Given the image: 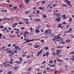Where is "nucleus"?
Returning a JSON list of instances; mask_svg holds the SVG:
<instances>
[{"label":"nucleus","instance_id":"39448f33","mask_svg":"<svg viewBox=\"0 0 74 74\" xmlns=\"http://www.w3.org/2000/svg\"><path fill=\"white\" fill-rule=\"evenodd\" d=\"M42 52V49H41L40 51L38 53V54L37 55V56H38L39 55H40V54L41 53V52Z\"/></svg>","mask_w":74,"mask_h":74},{"label":"nucleus","instance_id":"f704fd0d","mask_svg":"<svg viewBox=\"0 0 74 74\" xmlns=\"http://www.w3.org/2000/svg\"><path fill=\"white\" fill-rule=\"evenodd\" d=\"M69 31H72L73 30V29L72 28H69Z\"/></svg>","mask_w":74,"mask_h":74},{"label":"nucleus","instance_id":"6e6552de","mask_svg":"<svg viewBox=\"0 0 74 74\" xmlns=\"http://www.w3.org/2000/svg\"><path fill=\"white\" fill-rule=\"evenodd\" d=\"M25 3L26 4H27L29 1V0H25Z\"/></svg>","mask_w":74,"mask_h":74},{"label":"nucleus","instance_id":"79ce46f5","mask_svg":"<svg viewBox=\"0 0 74 74\" xmlns=\"http://www.w3.org/2000/svg\"><path fill=\"white\" fill-rule=\"evenodd\" d=\"M4 27V26L1 25L0 26V28H1V29H3Z\"/></svg>","mask_w":74,"mask_h":74},{"label":"nucleus","instance_id":"0eeeda50","mask_svg":"<svg viewBox=\"0 0 74 74\" xmlns=\"http://www.w3.org/2000/svg\"><path fill=\"white\" fill-rule=\"evenodd\" d=\"M34 21H36V22H40V21H41V20L39 19H34Z\"/></svg>","mask_w":74,"mask_h":74},{"label":"nucleus","instance_id":"423d86ee","mask_svg":"<svg viewBox=\"0 0 74 74\" xmlns=\"http://www.w3.org/2000/svg\"><path fill=\"white\" fill-rule=\"evenodd\" d=\"M57 61H58V62H63L64 61L63 60H60L58 59V58H57Z\"/></svg>","mask_w":74,"mask_h":74},{"label":"nucleus","instance_id":"4d7b16f0","mask_svg":"<svg viewBox=\"0 0 74 74\" xmlns=\"http://www.w3.org/2000/svg\"><path fill=\"white\" fill-rule=\"evenodd\" d=\"M16 50H17L16 49V50L15 51L14 53H17V51H16Z\"/></svg>","mask_w":74,"mask_h":74},{"label":"nucleus","instance_id":"338daca9","mask_svg":"<svg viewBox=\"0 0 74 74\" xmlns=\"http://www.w3.org/2000/svg\"><path fill=\"white\" fill-rule=\"evenodd\" d=\"M21 62H22V61H20V62H19L18 63V64H20V63H21Z\"/></svg>","mask_w":74,"mask_h":74},{"label":"nucleus","instance_id":"dca6fc26","mask_svg":"<svg viewBox=\"0 0 74 74\" xmlns=\"http://www.w3.org/2000/svg\"><path fill=\"white\" fill-rule=\"evenodd\" d=\"M19 59H20V61H21V62L22 61V58L21 57H20Z\"/></svg>","mask_w":74,"mask_h":74},{"label":"nucleus","instance_id":"2f4dec72","mask_svg":"<svg viewBox=\"0 0 74 74\" xmlns=\"http://www.w3.org/2000/svg\"><path fill=\"white\" fill-rule=\"evenodd\" d=\"M6 50L7 51H9L10 50V49H7Z\"/></svg>","mask_w":74,"mask_h":74},{"label":"nucleus","instance_id":"0e129e2a","mask_svg":"<svg viewBox=\"0 0 74 74\" xmlns=\"http://www.w3.org/2000/svg\"><path fill=\"white\" fill-rule=\"evenodd\" d=\"M9 53H12V51H9Z\"/></svg>","mask_w":74,"mask_h":74},{"label":"nucleus","instance_id":"603ef678","mask_svg":"<svg viewBox=\"0 0 74 74\" xmlns=\"http://www.w3.org/2000/svg\"><path fill=\"white\" fill-rule=\"evenodd\" d=\"M65 67L66 69H67L68 68V66L67 65H65Z\"/></svg>","mask_w":74,"mask_h":74},{"label":"nucleus","instance_id":"473e14b6","mask_svg":"<svg viewBox=\"0 0 74 74\" xmlns=\"http://www.w3.org/2000/svg\"><path fill=\"white\" fill-rule=\"evenodd\" d=\"M13 69H14V70H16V69H17V67H14Z\"/></svg>","mask_w":74,"mask_h":74},{"label":"nucleus","instance_id":"37998d69","mask_svg":"<svg viewBox=\"0 0 74 74\" xmlns=\"http://www.w3.org/2000/svg\"><path fill=\"white\" fill-rule=\"evenodd\" d=\"M43 16L44 18H46V17H47V16L44 14V15H43Z\"/></svg>","mask_w":74,"mask_h":74},{"label":"nucleus","instance_id":"4c0bfd02","mask_svg":"<svg viewBox=\"0 0 74 74\" xmlns=\"http://www.w3.org/2000/svg\"><path fill=\"white\" fill-rule=\"evenodd\" d=\"M21 29L22 30H25V28L24 27H22Z\"/></svg>","mask_w":74,"mask_h":74},{"label":"nucleus","instance_id":"13d9d810","mask_svg":"<svg viewBox=\"0 0 74 74\" xmlns=\"http://www.w3.org/2000/svg\"><path fill=\"white\" fill-rule=\"evenodd\" d=\"M70 55H72V54H73V52H71L69 53Z\"/></svg>","mask_w":74,"mask_h":74},{"label":"nucleus","instance_id":"7ed1b4c3","mask_svg":"<svg viewBox=\"0 0 74 74\" xmlns=\"http://www.w3.org/2000/svg\"><path fill=\"white\" fill-rule=\"evenodd\" d=\"M61 51H60L59 50H57V52L56 53V55L57 56H58V55L59 54V52H61Z\"/></svg>","mask_w":74,"mask_h":74},{"label":"nucleus","instance_id":"c85d7f7f","mask_svg":"<svg viewBox=\"0 0 74 74\" xmlns=\"http://www.w3.org/2000/svg\"><path fill=\"white\" fill-rule=\"evenodd\" d=\"M42 4H44L45 3V1H42Z\"/></svg>","mask_w":74,"mask_h":74},{"label":"nucleus","instance_id":"ea45409f","mask_svg":"<svg viewBox=\"0 0 74 74\" xmlns=\"http://www.w3.org/2000/svg\"><path fill=\"white\" fill-rule=\"evenodd\" d=\"M11 74V72L9 71L8 73V74Z\"/></svg>","mask_w":74,"mask_h":74},{"label":"nucleus","instance_id":"f8f14e48","mask_svg":"<svg viewBox=\"0 0 74 74\" xmlns=\"http://www.w3.org/2000/svg\"><path fill=\"white\" fill-rule=\"evenodd\" d=\"M63 48V46H62V47L58 46V47H56V48Z\"/></svg>","mask_w":74,"mask_h":74},{"label":"nucleus","instance_id":"6ab92c4d","mask_svg":"<svg viewBox=\"0 0 74 74\" xmlns=\"http://www.w3.org/2000/svg\"><path fill=\"white\" fill-rule=\"evenodd\" d=\"M48 33H49L50 34L52 32V31L51 30H49Z\"/></svg>","mask_w":74,"mask_h":74},{"label":"nucleus","instance_id":"a211bd4d","mask_svg":"<svg viewBox=\"0 0 74 74\" xmlns=\"http://www.w3.org/2000/svg\"><path fill=\"white\" fill-rule=\"evenodd\" d=\"M70 19L69 21V22H71L72 21V18H71L69 17Z\"/></svg>","mask_w":74,"mask_h":74},{"label":"nucleus","instance_id":"bf43d9fd","mask_svg":"<svg viewBox=\"0 0 74 74\" xmlns=\"http://www.w3.org/2000/svg\"><path fill=\"white\" fill-rule=\"evenodd\" d=\"M17 8V7H16V8L15 7V6H14V9H16V8Z\"/></svg>","mask_w":74,"mask_h":74},{"label":"nucleus","instance_id":"f03ea898","mask_svg":"<svg viewBox=\"0 0 74 74\" xmlns=\"http://www.w3.org/2000/svg\"><path fill=\"white\" fill-rule=\"evenodd\" d=\"M14 49H17V50H21L22 49L21 48H19V47L18 46H16L14 47Z\"/></svg>","mask_w":74,"mask_h":74},{"label":"nucleus","instance_id":"9d476101","mask_svg":"<svg viewBox=\"0 0 74 74\" xmlns=\"http://www.w3.org/2000/svg\"><path fill=\"white\" fill-rule=\"evenodd\" d=\"M44 49H45V50H47L49 49V48L47 47H44Z\"/></svg>","mask_w":74,"mask_h":74},{"label":"nucleus","instance_id":"b1692460","mask_svg":"<svg viewBox=\"0 0 74 74\" xmlns=\"http://www.w3.org/2000/svg\"><path fill=\"white\" fill-rule=\"evenodd\" d=\"M46 70H50V68L49 67H47V68H45Z\"/></svg>","mask_w":74,"mask_h":74},{"label":"nucleus","instance_id":"f257e3e1","mask_svg":"<svg viewBox=\"0 0 74 74\" xmlns=\"http://www.w3.org/2000/svg\"><path fill=\"white\" fill-rule=\"evenodd\" d=\"M61 18L60 17H59L58 18H57V19H56L55 21H58V22H59V21H61Z\"/></svg>","mask_w":74,"mask_h":74},{"label":"nucleus","instance_id":"6e6d98bb","mask_svg":"<svg viewBox=\"0 0 74 74\" xmlns=\"http://www.w3.org/2000/svg\"><path fill=\"white\" fill-rule=\"evenodd\" d=\"M18 24H23V23H22V22H19V23H18Z\"/></svg>","mask_w":74,"mask_h":74},{"label":"nucleus","instance_id":"f3484780","mask_svg":"<svg viewBox=\"0 0 74 74\" xmlns=\"http://www.w3.org/2000/svg\"><path fill=\"white\" fill-rule=\"evenodd\" d=\"M53 60H51L50 61H49V63H51V64L53 63Z\"/></svg>","mask_w":74,"mask_h":74},{"label":"nucleus","instance_id":"c9c22d12","mask_svg":"<svg viewBox=\"0 0 74 74\" xmlns=\"http://www.w3.org/2000/svg\"><path fill=\"white\" fill-rule=\"evenodd\" d=\"M56 5V4H53V7H55Z\"/></svg>","mask_w":74,"mask_h":74},{"label":"nucleus","instance_id":"052dcab7","mask_svg":"<svg viewBox=\"0 0 74 74\" xmlns=\"http://www.w3.org/2000/svg\"><path fill=\"white\" fill-rule=\"evenodd\" d=\"M62 56V55H60L59 56H58V57H59V58H60V57H61V56Z\"/></svg>","mask_w":74,"mask_h":74},{"label":"nucleus","instance_id":"a878e982","mask_svg":"<svg viewBox=\"0 0 74 74\" xmlns=\"http://www.w3.org/2000/svg\"><path fill=\"white\" fill-rule=\"evenodd\" d=\"M61 25H62V24H59V25L58 26V27H60L62 26Z\"/></svg>","mask_w":74,"mask_h":74},{"label":"nucleus","instance_id":"4be33fe9","mask_svg":"<svg viewBox=\"0 0 74 74\" xmlns=\"http://www.w3.org/2000/svg\"><path fill=\"white\" fill-rule=\"evenodd\" d=\"M32 43H28V44H27V45H28V46H30V45H32Z\"/></svg>","mask_w":74,"mask_h":74},{"label":"nucleus","instance_id":"ddd939ff","mask_svg":"<svg viewBox=\"0 0 74 74\" xmlns=\"http://www.w3.org/2000/svg\"><path fill=\"white\" fill-rule=\"evenodd\" d=\"M46 54V56H49V53H48V52H47Z\"/></svg>","mask_w":74,"mask_h":74},{"label":"nucleus","instance_id":"8fccbe9b","mask_svg":"<svg viewBox=\"0 0 74 74\" xmlns=\"http://www.w3.org/2000/svg\"><path fill=\"white\" fill-rule=\"evenodd\" d=\"M2 36V34H0V38H1V37H2V36Z\"/></svg>","mask_w":74,"mask_h":74},{"label":"nucleus","instance_id":"1a4fd4ad","mask_svg":"<svg viewBox=\"0 0 74 74\" xmlns=\"http://www.w3.org/2000/svg\"><path fill=\"white\" fill-rule=\"evenodd\" d=\"M26 41H29V42H30V41H34V39L29 40V39H27L26 40Z\"/></svg>","mask_w":74,"mask_h":74},{"label":"nucleus","instance_id":"bb28decb","mask_svg":"<svg viewBox=\"0 0 74 74\" xmlns=\"http://www.w3.org/2000/svg\"><path fill=\"white\" fill-rule=\"evenodd\" d=\"M24 33H27V34H29V33H28V32H24Z\"/></svg>","mask_w":74,"mask_h":74},{"label":"nucleus","instance_id":"864d4df0","mask_svg":"<svg viewBox=\"0 0 74 74\" xmlns=\"http://www.w3.org/2000/svg\"><path fill=\"white\" fill-rule=\"evenodd\" d=\"M62 44H65V42H61V44H62Z\"/></svg>","mask_w":74,"mask_h":74},{"label":"nucleus","instance_id":"e2e57ef3","mask_svg":"<svg viewBox=\"0 0 74 74\" xmlns=\"http://www.w3.org/2000/svg\"><path fill=\"white\" fill-rule=\"evenodd\" d=\"M2 48L3 49H4L5 48V46H4L3 47H2Z\"/></svg>","mask_w":74,"mask_h":74},{"label":"nucleus","instance_id":"412c9836","mask_svg":"<svg viewBox=\"0 0 74 74\" xmlns=\"http://www.w3.org/2000/svg\"><path fill=\"white\" fill-rule=\"evenodd\" d=\"M49 31V30H46L45 33V34H47V33H48V32Z\"/></svg>","mask_w":74,"mask_h":74},{"label":"nucleus","instance_id":"de8ad7c7","mask_svg":"<svg viewBox=\"0 0 74 74\" xmlns=\"http://www.w3.org/2000/svg\"><path fill=\"white\" fill-rule=\"evenodd\" d=\"M9 63H10V64H12V63H13V62L12 61H10L9 62Z\"/></svg>","mask_w":74,"mask_h":74},{"label":"nucleus","instance_id":"58836bf2","mask_svg":"<svg viewBox=\"0 0 74 74\" xmlns=\"http://www.w3.org/2000/svg\"><path fill=\"white\" fill-rule=\"evenodd\" d=\"M39 12H40V10H37V12H36V14H39Z\"/></svg>","mask_w":74,"mask_h":74},{"label":"nucleus","instance_id":"c756f323","mask_svg":"<svg viewBox=\"0 0 74 74\" xmlns=\"http://www.w3.org/2000/svg\"><path fill=\"white\" fill-rule=\"evenodd\" d=\"M70 40L69 39H67V40H66V42H70Z\"/></svg>","mask_w":74,"mask_h":74},{"label":"nucleus","instance_id":"e433bc0d","mask_svg":"<svg viewBox=\"0 0 74 74\" xmlns=\"http://www.w3.org/2000/svg\"><path fill=\"white\" fill-rule=\"evenodd\" d=\"M48 12H52V11H51V10L50 9L48 10Z\"/></svg>","mask_w":74,"mask_h":74},{"label":"nucleus","instance_id":"9b49d317","mask_svg":"<svg viewBox=\"0 0 74 74\" xmlns=\"http://www.w3.org/2000/svg\"><path fill=\"white\" fill-rule=\"evenodd\" d=\"M56 16H59L61 15L60 14L58 13H56Z\"/></svg>","mask_w":74,"mask_h":74},{"label":"nucleus","instance_id":"09e8293b","mask_svg":"<svg viewBox=\"0 0 74 74\" xmlns=\"http://www.w3.org/2000/svg\"><path fill=\"white\" fill-rule=\"evenodd\" d=\"M7 65H8V66H11V65L10 64H7Z\"/></svg>","mask_w":74,"mask_h":74},{"label":"nucleus","instance_id":"2eb2a0df","mask_svg":"<svg viewBox=\"0 0 74 74\" xmlns=\"http://www.w3.org/2000/svg\"><path fill=\"white\" fill-rule=\"evenodd\" d=\"M40 68H41L42 69V68H45V66H40Z\"/></svg>","mask_w":74,"mask_h":74},{"label":"nucleus","instance_id":"5701e85b","mask_svg":"<svg viewBox=\"0 0 74 74\" xmlns=\"http://www.w3.org/2000/svg\"><path fill=\"white\" fill-rule=\"evenodd\" d=\"M40 47V45H37L36 46L34 47V48H38V47Z\"/></svg>","mask_w":74,"mask_h":74},{"label":"nucleus","instance_id":"393cba45","mask_svg":"<svg viewBox=\"0 0 74 74\" xmlns=\"http://www.w3.org/2000/svg\"><path fill=\"white\" fill-rule=\"evenodd\" d=\"M23 35H24V38H26V34L25 33H24L23 34Z\"/></svg>","mask_w":74,"mask_h":74},{"label":"nucleus","instance_id":"20e7f679","mask_svg":"<svg viewBox=\"0 0 74 74\" xmlns=\"http://www.w3.org/2000/svg\"><path fill=\"white\" fill-rule=\"evenodd\" d=\"M55 38H56V40H57V39H59V38H60V37L59 35H58V36H55Z\"/></svg>","mask_w":74,"mask_h":74},{"label":"nucleus","instance_id":"4468645a","mask_svg":"<svg viewBox=\"0 0 74 74\" xmlns=\"http://www.w3.org/2000/svg\"><path fill=\"white\" fill-rule=\"evenodd\" d=\"M35 33H40V31L38 30H36Z\"/></svg>","mask_w":74,"mask_h":74},{"label":"nucleus","instance_id":"a18cd8bd","mask_svg":"<svg viewBox=\"0 0 74 74\" xmlns=\"http://www.w3.org/2000/svg\"><path fill=\"white\" fill-rule=\"evenodd\" d=\"M45 62H46V61H44L42 63V64H44V63H45Z\"/></svg>","mask_w":74,"mask_h":74},{"label":"nucleus","instance_id":"49530a36","mask_svg":"<svg viewBox=\"0 0 74 74\" xmlns=\"http://www.w3.org/2000/svg\"><path fill=\"white\" fill-rule=\"evenodd\" d=\"M70 60H74V58H70Z\"/></svg>","mask_w":74,"mask_h":74},{"label":"nucleus","instance_id":"7c9ffc66","mask_svg":"<svg viewBox=\"0 0 74 74\" xmlns=\"http://www.w3.org/2000/svg\"><path fill=\"white\" fill-rule=\"evenodd\" d=\"M11 46V44H9L8 45V47H10Z\"/></svg>","mask_w":74,"mask_h":74},{"label":"nucleus","instance_id":"3c124183","mask_svg":"<svg viewBox=\"0 0 74 74\" xmlns=\"http://www.w3.org/2000/svg\"><path fill=\"white\" fill-rule=\"evenodd\" d=\"M12 27H16L15 26H14V24H13Z\"/></svg>","mask_w":74,"mask_h":74},{"label":"nucleus","instance_id":"680f3d73","mask_svg":"<svg viewBox=\"0 0 74 74\" xmlns=\"http://www.w3.org/2000/svg\"><path fill=\"white\" fill-rule=\"evenodd\" d=\"M66 23H67L65 22H64L62 23V24H66Z\"/></svg>","mask_w":74,"mask_h":74},{"label":"nucleus","instance_id":"72a5a7b5","mask_svg":"<svg viewBox=\"0 0 74 74\" xmlns=\"http://www.w3.org/2000/svg\"><path fill=\"white\" fill-rule=\"evenodd\" d=\"M53 56H56V53H55L54 52L53 53Z\"/></svg>","mask_w":74,"mask_h":74},{"label":"nucleus","instance_id":"69168bd1","mask_svg":"<svg viewBox=\"0 0 74 74\" xmlns=\"http://www.w3.org/2000/svg\"><path fill=\"white\" fill-rule=\"evenodd\" d=\"M33 16L32 15H29V18H30V17H32Z\"/></svg>","mask_w":74,"mask_h":74},{"label":"nucleus","instance_id":"cd10ccee","mask_svg":"<svg viewBox=\"0 0 74 74\" xmlns=\"http://www.w3.org/2000/svg\"><path fill=\"white\" fill-rule=\"evenodd\" d=\"M41 42H43V43H44V40L43 39H42L41 40Z\"/></svg>","mask_w":74,"mask_h":74},{"label":"nucleus","instance_id":"774afa93","mask_svg":"<svg viewBox=\"0 0 74 74\" xmlns=\"http://www.w3.org/2000/svg\"><path fill=\"white\" fill-rule=\"evenodd\" d=\"M43 73H47V71H44Z\"/></svg>","mask_w":74,"mask_h":74},{"label":"nucleus","instance_id":"5fc2aeb1","mask_svg":"<svg viewBox=\"0 0 74 74\" xmlns=\"http://www.w3.org/2000/svg\"><path fill=\"white\" fill-rule=\"evenodd\" d=\"M54 63H55L56 62V59H55L54 60Z\"/></svg>","mask_w":74,"mask_h":74},{"label":"nucleus","instance_id":"aec40b11","mask_svg":"<svg viewBox=\"0 0 74 74\" xmlns=\"http://www.w3.org/2000/svg\"><path fill=\"white\" fill-rule=\"evenodd\" d=\"M14 18L12 17L10 18V19L11 21H14Z\"/></svg>","mask_w":74,"mask_h":74},{"label":"nucleus","instance_id":"c03bdc74","mask_svg":"<svg viewBox=\"0 0 74 74\" xmlns=\"http://www.w3.org/2000/svg\"><path fill=\"white\" fill-rule=\"evenodd\" d=\"M27 58H30V56H27Z\"/></svg>","mask_w":74,"mask_h":74},{"label":"nucleus","instance_id":"a19ab883","mask_svg":"<svg viewBox=\"0 0 74 74\" xmlns=\"http://www.w3.org/2000/svg\"><path fill=\"white\" fill-rule=\"evenodd\" d=\"M38 8L39 9V8H40V10H42V9H43V8L41 7H40V8Z\"/></svg>","mask_w":74,"mask_h":74}]
</instances>
